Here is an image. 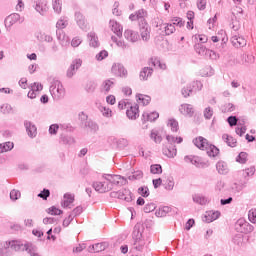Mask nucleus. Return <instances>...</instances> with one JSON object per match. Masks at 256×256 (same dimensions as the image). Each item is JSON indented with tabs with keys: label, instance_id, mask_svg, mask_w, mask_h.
Segmentation results:
<instances>
[{
	"label": "nucleus",
	"instance_id": "nucleus-1",
	"mask_svg": "<svg viewBox=\"0 0 256 256\" xmlns=\"http://www.w3.org/2000/svg\"><path fill=\"white\" fill-rule=\"evenodd\" d=\"M102 177L106 182L96 181L92 184L93 189L97 193H109V191H112L114 185L116 187H123L128 183L127 178L117 174H103Z\"/></svg>",
	"mask_w": 256,
	"mask_h": 256
},
{
	"label": "nucleus",
	"instance_id": "nucleus-2",
	"mask_svg": "<svg viewBox=\"0 0 256 256\" xmlns=\"http://www.w3.org/2000/svg\"><path fill=\"white\" fill-rule=\"evenodd\" d=\"M193 144L195 145V147H197L201 151H206L208 157L215 158L220 153L219 148L217 146L209 143V140H207L203 136H199V137L193 139Z\"/></svg>",
	"mask_w": 256,
	"mask_h": 256
},
{
	"label": "nucleus",
	"instance_id": "nucleus-3",
	"mask_svg": "<svg viewBox=\"0 0 256 256\" xmlns=\"http://www.w3.org/2000/svg\"><path fill=\"white\" fill-rule=\"evenodd\" d=\"M23 241L21 240H8L4 244L0 242V256H13V251H21Z\"/></svg>",
	"mask_w": 256,
	"mask_h": 256
},
{
	"label": "nucleus",
	"instance_id": "nucleus-4",
	"mask_svg": "<svg viewBox=\"0 0 256 256\" xmlns=\"http://www.w3.org/2000/svg\"><path fill=\"white\" fill-rule=\"evenodd\" d=\"M78 120L80 121L81 129H84V131H90V133H97L99 131V124L89 118V115L85 112L82 111L78 114Z\"/></svg>",
	"mask_w": 256,
	"mask_h": 256
},
{
	"label": "nucleus",
	"instance_id": "nucleus-5",
	"mask_svg": "<svg viewBox=\"0 0 256 256\" xmlns=\"http://www.w3.org/2000/svg\"><path fill=\"white\" fill-rule=\"evenodd\" d=\"M50 93L54 101H61L65 97V88L59 79L53 78L51 80Z\"/></svg>",
	"mask_w": 256,
	"mask_h": 256
},
{
	"label": "nucleus",
	"instance_id": "nucleus-6",
	"mask_svg": "<svg viewBox=\"0 0 256 256\" xmlns=\"http://www.w3.org/2000/svg\"><path fill=\"white\" fill-rule=\"evenodd\" d=\"M203 89V83L201 81L196 80L192 83L188 84L186 87H183L181 93L183 97L187 99V97H191V95H195L198 91Z\"/></svg>",
	"mask_w": 256,
	"mask_h": 256
},
{
	"label": "nucleus",
	"instance_id": "nucleus-7",
	"mask_svg": "<svg viewBox=\"0 0 256 256\" xmlns=\"http://www.w3.org/2000/svg\"><path fill=\"white\" fill-rule=\"evenodd\" d=\"M253 229V225L245 221L243 218L238 219L235 223V231H237V233L247 234L253 232Z\"/></svg>",
	"mask_w": 256,
	"mask_h": 256
},
{
	"label": "nucleus",
	"instance_id": "nucleus-8",
	"mask_svg": "<svg viewBox=\"0 0 256 256\" xmlns=\"http://www.w3.org/2000/svg\"><path fill=\"white\" fill-rule=\"evenodd\" d=\"M194 49L196 53L202 57H210V59H215L217 57L215 51L207 49L203 44H195Z\"/></svg>",
	"mask_w": 256,
	"mask_h": 256
},
{
	"label": "nucleus",
	"instance_id": "nucleus-9",
	"mask_svg": "<svg viewBox=\"0 0 256 256\" xmlns=\"http://www.w3.org/2000/svg\"><path fill=\"white\" fill-rule=\"evenodd\" d=\"M157 119H159V114L157 111H154V112H143L142 114V118H141V121H142V129H147V121H150V123H153V121H157Z\"/></svg>",
	"mask_w": 256,
	"mask_h": 256
},
{
	"label": "nucleus",
	"instance_id": "nucleus-10",
	"mask_svg": "<svg viewBox=\"0 0 256 256\" xmlns=\"http://www.w3.org/2000/svg\"><path fill=\"white\" fill-rule=\"evenodd\" d=\"M140 35L142 40L149 41L151 39V27L147 20L144 22H139Z\"/></svg>",
	"mask_w": 256,
	"mask_h": 256
},
{
	"label": "nucleus",
	"instance_id": "nucleus-11",
	"mask_svg": "<svg viewBox=\"0 0 256 256\" xmlns=\"http://www.w3.org/2000/svg\"><path fill=\"white\" fill-rule=\"evenodd\" d=\"M126 116L131 121H135L139 117V104H130L126 110Z\"/></svg>",
	"mask_w": 256,
	"mask_h": 256
},
{
	"label": "nucleus",
	"instance_id": "nucleus-12",
	"mask_svg": "<svg viewBox=\"0 0 256 256\" xmlns=\"http://www.w3.org/2000/svg\"><path fill=\"white\" fill-rule=\"evenodd\" d=\"M24 127L30 139H35V137H37V126L33 122L25 120Z\"/></svg>",
	"mask_w": 256,
	"mask_h": 256
},
{
	"label": "nucleus",
	"instance_id": "nucleus-13",
	"mask_svg": "<svg viewBox=\"0 0 256 256\" xmlns=\"http://www.w3.org/2000/svg\"><path fill=\"white\" fill-rule=\"evenodd\" d=\"M83 65V60L81 59H75L72 61L70 67L67 70V77L71 78L79 69H81V66Z\"/></svg>",
	"mask_w": 256,
	"mask_h": 256
},
{
	"label": "nucleus",
	"instance_id": "nucleus-14",
	"mask_svg": "<svg viewBox=\"0 0 256 256\" xmlns=\"http://www.w3.org/2000/svg\"><path fill=\"white\" fill-rule=\"evenodd\" d=\"M20 20H21V15H19L18 13H13L5 18L4 25L6 29H11V27H13L15 23H17Z\"/></svg>",
	"mask_w": 256,
	"mask_h": 256
},
{
	"label": "nucleus",
	"instance_id": "nucleus-15",
	"mask_svg": "<svg viewBox=\"0 0 256 256\" xmlns=\"http://www.w3.org/2000/svg\"><path fill=\"white\" fill-rule=\"evenodd\" d=\"M220 217V211H208L203 216L202 221H204V223H213V221H217Z\"/></svg>",
	"mask_w": 256,
	"mask_h": 256
},
{
	"label": "nucleus",
	"instance_id": "nucleus-16",
	"mask_svg": "<svg viewBox=\"0 0 256 256\" xmlns=\"http://www.w3.org/2000/svg\"><path fill=\"white\" fill-rule=\"evenodd\" d=\"M20 251H26V253H28L30 256H41L39 253H37V247L31 242L23 243Z\"/></svg>",
	"mask_w": 256,
	"mask_h": 256
},
{
	"label": "nucleus",
	"instance_id": "nucleus-17",
	"mask_svg": "<svg viewBox=\"0 0 256 256\" xmlns=\"http://www.w3.org/2000/svg\"><path fill=\"white\" fill-rule=\"evenodd\" d=\"M112 73L116 75V77H127V69H125V66L121 63L112 66Z\"/></svg>",
	"mask_w": 256,
	"mask_h": 256
},
{
	"label": "nucleus",
	"instance_id": "nucleus-18",
	"mask_svg": "<svg viewBox=\"0 0 256 256\" xmlns=\"http://www.w3.org/2000/svg\"><path fill=\"white\" fill-rule=\"evenodd\" d=\"M124 37L127 41H130V43H137L140 38L139 32L129 29L124 31Z\"/></svg>",
	"mask_w": 256,
	"mask_h": 256
},
{
	"label": "nucleus",
	"instance_id": "nucleus-19",
	"mask_svg": "<svg viewBox=\"0 0 256 256\" xmlns=\"http://www.w3.org/2000/svg\"><path fill=\"white\" fill-rule=\"evenodd\" d=\"M118 199L126 201V203H131L133 201V193L129 189H123L118 191Z\"/></svg>",
	"mask_w": 256,
	"mask_h": 256
},
{
	"label": "nucleus",
	"instance_id": "nucleus-20",
	"mask_svg": "<svg viewBox=\"0 0 256 256\" xmlns=\"http://www.w3.org/2000/svg\"><path fill=\"white\" fill-rule=\"evenodd\" d=\"M75 21L80 29L82 30L87 29V20L85 19V16L81 12L79 11L75 12Z\"/></svg>",
	"mask_w": 256,
	"mask_h": 256
},
{
	"label": "nucleus",
	"instance_id": "nucleus-21",
	"mask_svg": "<svg viewBox=\"0 0 256 256\" xmlns=\"http://www.w3.org/2000/svg\"><path fill=\"white\" fill-rule=\"evenodd\" d=\"M109 25L117 37H123V26H121V24L115 20H110Z\"/></svg>",
	"mask_w": 256,
	"mask_h": 256
},
{
	"label": "nucleus",
	"instance_id": "nucleus-22",
	"mask_svg": "<svg viewBox=\"0 0 256 256\" xmlns=\"http://www.w3.org/2000/svg\"><path fill=\"white\" fill-rule=\"evenodd\" d=\"M59 143L62 145H75V138L71 135H68L66 133H62L59 136Z\"/></svg>",
	"mask_w": 256,
	"mask_h": 256
},
{
	"label": "nucleus",
	"instance_id": "nucleus-23",
	"mask_svg": "<svg viewBox=\"0 0 256 256\" xmlns=\"http://www.w3.org/2000/svg\"><path fill=\"white\" fill-rule=\"evenodd\" d=\"M115 85V82H113V80L111 79H107L105 80L100 88L101 93H104V95H108L109 91H111V89H113Z\"/></svg>",
	"mask_w": 256,
	"mask_h": 256
},
{
	"label": "nucleus",
	"instance_id": "nucleus-24",
	"mask_svg": "<svg viewBox=\"0 0 256 256\" xmlns=\"http://www.w3.org/2000/svg\"><path fill=\"white\" fill-rule=\"evenodd\" d=\"M179 111L182 113V115H188L189 117H193L195 113L191 104H182L179 108Z\"/></svg>",
	"mask_w": 256,
	"mask_h": 256
},
{
	"label": "nucleus",
	"instance_id": "nucleus-25",
	"mask_svg": "<svg viewBox=\"0 0 256 256\" xmlns=\"http://www.w3.org/2000/svg\"><path fill=\"white\" fill-rule=\"evenodd\" d=\"M35 9L38 13H40V15H45V13L49 11V7H47V2L46 1L41 2V0H38L36 2Z\"/></svg>",
	"mask_w": 256,
	"mask_h": 256
},
{
	"label": "nucleus",
	"instance_id": "nucleus-26",
	"mask_svg": "<svg viewBox=\"0 0 256 256\" xmlns=\"http://www.w3.org/2000/svg\"><path fill=\"white\" fill-rule=\"evenodd\" d=\"M88 41L90 47H94V49L99 47V37H97L95 32L88 33Z\"/></svg>",
	"mask_w": 256,
	"mask_h": 256
},
{
	"label": "nucleus",
	"instance_id": "nucleus-27",
	"mask_svg": "<svg viewBox=\"0 0 256 256\" xmlns=\"http://www.w3.org/2000/svg\"><path fill=\"white\" fill-rule=\"evenodd\" d=\"M151 75H153V68H151V67H144L140 71V80L141 81H147L149 79V77H151Z\"/></svg>",
	"mask_w": 256,
	"mask_h": 256
},
{
	"label": "nucleus",
	"instance_id": "nucleus-28",
	"mask_svg": "<svg viewBox=\"0 0 256 256\" xmlns=\"http://www.w3.org/2000/svg\"><path fill=\"white\" fill-rule=\"evenodd\" d=\"M216 169L220 175H227L229 173V168L227 167V163L224 161L217 162Z\"/></svg>",
	"mask_w": 256,
	"mask_h": 256
},
{
	"label": "nucleus",
	"instance_id": "nucleus-29",
	"mask_svg": "<svg viewBox=\"0 0 256 256\" xmlns=\"http://www.w3.org/2000/svg\"><path fill=\"white\" fill-rule=\"evenodd\" d=\"M192 165H195L198 169H205L209 167V162L203 161V158L199 156H194V161Z\"/></svg>",
	"mask_w": 256,
	"mask_h": 256
},
{
	"label": "nucleus",
	"instance_id": "nucleus-30",
	"mask_svg": "<svg viewBox=\"0 0 256 256\" xmlns=\"http://www.w3.org/2000/svg\"><path fill=\"white\" fill-rule=\"evenodd\" d=\"M162 153L163 155H166V157L173 158L177 155V148L171 145L169 147L163 148Z\"/></svg>",
	"mask_w": 256,
	"mask_h": 256
},
{
	"label": "nucleus",
	"instance_id": "nucleus-31",
	"mask_svg": "<svg viewBox=\"0 0 256 256\" xmlns=\"http://www.w3.org/2000/svg\"><path fill=\"white\" fill-rule=\"evenodd\" d=\"M222 139L224 143H227L228 147H237V139L233 138V136L223 134Z\"/></svg>",
	"mask_w": 256,
	"mask_h": 256
},
{
	"label": "nucleus",
	"instance_id": "nucleus-32",
	"mask_svg": "<svg viewBox=\"0 0 256 256\" xmlns=\"http://www.w3.org/2000/svg\"><path fill=\"white\" fill-rule=\"evenodd\" d=\"M132 239L134 241H138L140 239H143V232H141V225L136 224L134 226V230L132 232Z\"/></svg>",
	"mask_w": 256,
	"mask_h": 256
},
{
	"label": "nucleus",
	"instance_id": "nucleus-33",
	"mask_svg": "<svg viewBox=\"0 0 256 256\" xmlns=\"http://www.w3.org/2000/svg\"><path fill=\"white\" fill-rule=\"evenodd\" d=\"M67 25H69V18L67 16H61L56 23V29H66Z\"/></svg>",
	"mask_w": 256,
	"mask_h": 256
},
{
	"label": "nucleus",
	"instance_id": "nucleus-34",
	"mask_svg": "<svg viewBox=\"0 0 256 256\" xmlns=\"http://www.w3.org/2000/svg\"><path fill=\"white\" fill-rule=\"evenodd\" d=\"M15 147V144L13 142H4L0 143V153H7V151H12V149Z\"/></svg>",
	"mask_w": 256,
	"mask_h": 256
},
{
	"label": "nucleus",
	"instance_id": "nucleus-35",
	"mask_svg": "<svg viewBox=\"0 0 256 256\" xmlns=\"http://www.w3.org/2000/svg\"><path fill=\"white\" fill-rule=\"evenodd\" d=\"M193 202L197 203L198 205H207V197L201 194H194L192 196Z\"/></svg>",
	"mask_w": 256,
	"mask_h": 256
},
{
	"label": "nucleus",
	"instance_id": "nucleus-36",
	"mask_svg": "<svg viewBox=\"0 0 256 256\" xmlns=\"http://www.w3.org/2000/svg\"><path fill=\"white\" fill-rule=\"evenodd\" d=\"M136 99L138 103H142V105H149L151 103V97L143 94H137Z\"/></svg>",
	"mask_w": 256,
	"mask_h": 256
},
{
	"label": "nucleus",
	"instance_id": "nucleus-37",
	"mask_svg": "<svg viewBox=\"0 0 256 256\" xmlns=\"http://www.w3.org/2000/svg\"><path fill=\"white\" fill-rule=\"evenodd\" d=\"M167 125L173 133H177V131H179V122L175 118L169 119Z\"/></svg>",
	"mask_w": 256,
	"mask_h": 256
},
{
	"label": "nucleus",
	"instance_id": "nucleus-38",
	"mask_svg": "<svg viewBox=\"0 0 256 256\" xmlns=\"http://www.w3.org/2000/svg\"><path fill=\"white\" fill-rule=\"evenodd\" d=\"M167 213H171V207L163 206L156 211L155 215L156 217H166Z\"/></svg>",
	"mask_w": 256,
	"mask_h": 256
},
{
	"label": "nucleus",
	"instance_id": "nucleus-39",
	"mask_svg": "<svg viewBox=\"0 0 256 256\" xmlns=\"http://www.w3.org/2000/svg\"><path fill=\"white\" fill-rule=\"evenodd\" d=\"M150 139H153L154 143H161L163 141V137L159 135V130L157 129L151 130Z\"/></svg>",
	"mask_w": 256,
	"mask_h": 256
},
{
	"label": "nucleus",
	"instance_id": "nucleus-40",
	"mask_svg": "<svg viewBox=\"0 0 256 256\" xmlns=\"http://www.w3.org/2000/svg\"><path fill=\"white\" fill-rule=\"evenodd\" d=\"M136 19L139 21V23H143L147 20H145V17H147V11L145 9H140L135 12Z\"/></svg>",
	"mask_w": 256,
	"mask_h": 256
},
{
	"label": "nucleus",
	"instance_id": "nucleus-41",
	"mask_svg": "<svg viewBox=\"0 0 256 256\" xmlns=\"http://www.w3.org/2000/svg\"><path fill=\"white\" fill-rule=\"evenodd\" d=\"M150 173H152V175H161V173H163V167L161 164H152L150 166Z\"/></svg>",
	"mask_w": 256,
	"mask_h": 256
},
{
	"label": "nucleus",
	"instance_id": "nucleus-42",
	"mask_svg": "<svg viewBox=\"0 0 256 256\" xmlns=\"http://www.w3.org/2000/svg\"><path fill=\"white\" fill-rule=\"evenodd\" d=\"M133 249H135V251H143V249H145V240H143V238L134 240Z\"/></svg>",
	"mask_w": 256,
	"mask_h": 256
},
{
	"label": "nucleus",
	"instance_id": "nucleus-43",
	"mask_svg": "<svg viewBox=\"0 0 256 256\" xmlns=\"http://www.w3.org/2000/svg\"><path fill=\"white\" fill-rule=\"evenodd\" d=\"M56 37L58 41H66V43H69V36L65 34V31L63 29H58L56 30Z\"/></svg>",
	"mask_w": 256,
	"mask_h": 256
},
{
	"label": "nucleus",
	"instance_id": "nucleus-44",
	"mask_svg": "<svg viewBox=\"0 0 256 256\" xmlns=\"http://www.w3.org/2000/svg\"><path fill=\"white\" fill-rule=\"evenodd\" d=\"M129 181H139L143 179V171L136 170L132 173V175L128 176Z\"/></svg>",
	"mask_w": 256,
	"mask_h": 256
},
{
	"label": "nucleus",
	"instance_id": "nucleus-45",
	"mask_svg": "<svg viewBox=\"0 0 256 256\" xmlns=\"http://www.w3.org/2000/svg\"><path fill=\"white\" fill-rule=\"evenodd\" d=\"M227 123L230 127H236V125H243V123L239 122V118L233 115L227 118Z\"/></svg>",
	"mask_w": 256,
	"mask_h": 256
},
{
	"label": "nucleus",
	"instance_id": "nucleus-46",
	"mask_svg": "<svg viewBox=\"0 0 256 256\" xmlns=\"http://www.w3.org/2000/svg\"><path fill=\"white\" fill-rule=\"evenodd\" d=\"M52 7L54 9V12L59 15L62 11L63 3L61 2V0H52Z\"/></svg>",
	"mask_w": 256,
	"mask_h": 256
},
{
	"label": "nucleus",
	"instance_id": "nucleus-47",
	"mask_svg": "<svg viewBox=\"0 0 256 256\" xmlns=\"http://www.w3.org/2000/svg\"><path fill=\"white\" fill-rule=\"evenodd\" d=\"M222 113H233L235 105L233 103H226L221 107Z\"/></svg>",
	"mask_w": 256,
	"mask_h": 256
},
{
	"label": "nucleus",
	"instance_id": "nucleus-48",
	"mask_svg": "<svg viewBox=\"0 0 256 256\" xmlns=\"http://www.w3.org/2000/svg\"><path fill=\"white\" fill-rule=\"evenodd\" d=\"M109 247V242H100L95 244V253H101V251H105Z\"/></svg>",
	"mask_w": 256,
	"mask_h": 256
},
{
	"label": "nucleus",
	"instance_id": "nucleus-49",
	"mask_svg": "<svg viewBox=\"0 0 256 256\" xmlns=\"http://www.w3.org/2000/svg\"><path fill=\"white\" fill-rule=\"evenodd\" d=\"M95 89H97V83L95 81H89L86 84L85 90L87 93H94Z\"/></svg>",
	"mask_w": 256,
	"mask_h": 256
},
{
	"label": "nucleus",
	"instance_id": "nucleus-50",
	"mask_svg": "<svg viewBox=\"0 0 256 256\" xmlns=\"http://www.w3.org/2000/svg\"><path fill=\"white\" fill-rule=\"evenodd\" d=\"M247 157V152H240L239 155L236 157V161L237 163H241L242 165H244V163H247Z\"/></svg>",
	"mask_w": 256,
	"mask_h": 256
},
{
	"label": "nucleus",
	"instance_id": "nucleus-51",
	"mask_svg": "<svg viewBox=\"0 0 256 256\" xmlns=\"http://www.w3.org/2000/svg\"><path fill=\"white\" fill-rule=\"evenodd\" d=\"M60 128H61V125L59 124H51L48 129L49 135H57V133H59Z\"/></svg>",
	"mask_w": 256,
	"mask_h": 256
},
{
	"label": "nucleus",
	"instance_id": "nucleus-52",
	"mask_svg": "<svg viewBox=\"0 0 256 256\" xmlns=\"http://www.w3.org/2000/svg\"><path fill=\"white\" fill-rule=\"evenodd\" d=\"M51 196V191L47 188H44L39 194L38 197H40V199H43V201H47V199H49V197Z\"/></svg>",
	"mask_w": 256,
	"mask_h": 256
},
{
	"label": "nucleus",
	"instance_id": "nucleus-53",
	"mask_svg": "<svg viewBox=\"0 0 256 256\" xmlns=\"http://www.w3.org/2000/svg\"><path fill=\"white\" fill-rule=\"evenodd\" d=\"M138 193L139 195H141V197L147 198L149 197L150 193H149V187L147 186H141L138 188Z\"/></svg>",
	"mask_w": 256,
	"mask_h": 256
},
{
	"label": "nucleus",
	"instance_id": "nucleus-54",
	"mask_svg": "<svg viewBox=\"0 0 256 256\" xmlns=\"http://www.w3.org/2000/svg\"><path fill=\"white\" fill-rule=\"evenodd\" d=\"M232 243H234V245H237L238 247H241V245H243V235H241V234H236V235L232 238Z\"/></svg>",
	"mask_w": 256,
	"mask_h": 256
},
{
	"label": "nucleus",
	"instance_id": "nucleus-55",
	"mask_svg": "<svg viewBox=\"0 0 256 256\" xmlns=\"http://www.w3.org/2000/svg\"><path fill=\"white\" fill-rule=\"evenodd\" d=\"M10 199L11 201H18V199H21V192L19 190H11L10 191Z\"/></svg>",
	"mask_w": 256,
	"mask_h": 256
},
{
	"label": "nucleus",
	"instance_id": "nucleus-56",
	"mask_svg": "<svg viewBox=\"0 0 256 256\" xmlns=\"http://www.w3.org/2000/svg\"><path fill=\"white\" fill-rule=\"evenodd\" d=\"M204 118L209 121L213 117V108L211 106H208L207 108L204 109L203 111Z\"/></svg>",
	"mask_w": 256,
	"mask_h": 256
},
{
	"label": "nucleus",
	"instance_id": "nucleus-57",
	"mask_svg": "<svg viewBox=\"0 0 256 256\" xmlns=\"http://www.w3.org/2000/svg\"><path fill=\"white\" fill-rule=\"evenodd\" d=\"M47 213H49V215H63V210L52 206L50 208H48Z\"/></svg>",
	"mask_w": 256,
	"mask_h": 256
},
{
	"label": "nucleus",
	"instance_id": "nucleus-58",
	"mask_svg": "<svg viewBox=\"0 0 256 256\" xmlns=\"http://www.w3.org/2000/svg\"><path fill=\"white\" fill-rule=\"evenodd\" d=\"M165 35H173L175 33V25L173 24H166L164 26Z\"/></svg>",
	"mask_w": 256,
	"mask_h": 256
},
{
	"label": "nucleus",
	"instance_id": "nucleus-59",
	"mask_svg": "<svg viewBox=\"0 0 256 256\" xmlns=\"http://www.w3.org/2000/svg\"><path fill=\"white\" fill-rule=\"evenodd\" d=\"M0 111L6 115L7 113H11V111H13V107L10 104H3L0 106Z\"/></svg>",
	"mask_w": 256,
	"mask_h": 256
},
{
	"label": "nucleus",
	"instance_id": "nucleus-60",
	"mask_svg": "<svg viewBox=\"0 0 256 256\" xmlns=\"http://www.w3.org/2000/svg\"><path fill=\"white\" fill-rule=\"evenodd\" d=\"M109 57V52L107 50H102L96 55L97 61H103V59H107Z\"/></svg>",
	"mask_w": 256,
	"mask_h": 256
},
{
	"label": "nucleus",
	"instance_id": "nucleus-61",
	"mask_svg": "<svg viewBox=\"0 0 256 256\" xmlns=\"http://www.w3.org/2000/svg\"><path fill=\"white\" fill-rule=\"evenodd\" d=\"M248 219L250 223H256V208H252L248 212Z\"/></svg>",
	"mask_w": 256,
	"mask_h": 256
},
{
	"label": "nucleus",
	"instance_id": "nucleus-62",
	"mask_svg": "<svg viewBox=\"0 0 256 256\" xmlns=\"http://www.w3.org/2000/svg\"><path fill=\"white\" fill-rule=\"evenodd\" d=\"M155 209H157V205L155 203H148L144 207V213H152Z\"/></svg>",
	"mask_w": 256,
	"mask_h": 256
},
{
	"label": "nucleus",
	"instance_id": "nucleus-63",
	"mask_svg": "<svg viewBox=\"0 0 256 256\" xmlns=\"http://www.w3.org/2000/svg\"><path fill=\"white\" fill-rule=\"evenodd\" d=\"M243 175H244V177H253V175H255V166H252L250 168H246L243 171Z\"/></svg>",
	"mask_w": 256,
	"mask_h": 256
},
{
	"label": "nucleus",
	"instance_id": "nucleus-64",
	"mask_svg": "<svg viewBox=\"0 0 256 256\" xmlns=\"http://www.w3.org/2000/svg\"><path fill=\"white\" fill-rule=\"evenodd\" d=\"M60 129L62 131H68L69 133H73L75 131V127H73L71 124H60Z\"/></svg>",
	"mask_w": 256,
	"mask_h": 256
}]
</instances>
